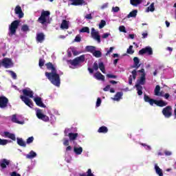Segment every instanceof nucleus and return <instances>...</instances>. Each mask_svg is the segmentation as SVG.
<instances>
[{
  "mask_svg": "<svg viewBox=\"0 0 176 176\" xmlns=\"http://www.w3.org/2000/svg\"><path fill=\"white\" fill-rule=\"evenodd\" d=\"M45 67H47V69L51 71V72H46L45 75L46 78L51 82L54 86H56V87H60V85H61V80L60 78V74H57V69L53 63L49 62L45 64Z\"/></svg>",
  "mask_w": 176,
  "mask_h": 176,
  "instance_id": "f257e3e1",
  "label": "nucleus"
},
{
  "mask_svg": "<svg viewBox=\"0 0 176 176\" xmlns=\"http://www.w3.org/2000/svg\"><path fill=\"white\" fill-rule=\"evenodd\" d=\"M144 100L145 102H148L150 105H153V104H155L157 107H163L167 106L168 103L166 102H164V100H156L154 99H151L148 95L144 94Z\"/></svg>",
  "mask_w": 176,
  "mask_h": 176,
  "instance_id": "f03ea898",
  "label": "nucleus"
},
{
  "mask_svg": "<svg viewBox=\"0 0 176 176\" xmlns=\"http://www.w3.org/2000/svg\"><path fill=\"white\" fill-rule=\"evenodd\" d=\"M50 16V11H45L43 10L41 12V14L40 17L38 19V23H41V24H45L47 22V17Z\"/></svg>",
  "mask_w": 176,
  "mask_h": 176,
  "instance_id": "7ed1b4c3",
  "label": "nucleus"
},
{
  "mask_svg": "<svg viewBox=\"0 0 176 176\" xmlns=\"http://www.w3.org/2000/svg\"><path fill=\"white\" fill-rule=\"evenodd\" d=\"M19 24H20V21L17 20H15L12 23H11V25L9 28L11 35H14V34H16V30L19 28Z\"/></svg>",
  "mask_w": 176,
  "mask_h": 176,
  "instance_id": "20e7f679",
  "label": "nucleus"
},
{
  "mask_svg": "<svg viewBox=\"0 0 176 176\" xmlns=\"http://www.w3.org/2000/svg\"><path fill=\"white\" fill-rule=\"evenodd\" d=\"M162 114L166 118H171L173 116V107L171 106H167L162 109Z\"/></svg>",
  "mask_w": 176,
  "mask_h": 176,
  "instance_id": "39448f33",
  "label": "nucleus"
},
{
  "mask_svg": "<svg viewBox=\"0 0 176 176\" xmlns=\"http://www.w3.org/2000/svg\"><path fill=\"white\" fill-rule=\"evenodd\" d=\"M0 64H1L4 68H12V67H13V62H12V59L9 58H4Z\"/></svg>",
  "mask_w": 176,
  "mask_h": 176,
  "instance_id": "423d86ee",
  "label": "nucleus"
},
{
  "mask_svg": "<svg viewBox=\"0 0 176 176\" xmlns=\"http://www.w3.org/2000/svg\"><path fill=\"white\" fill-rule=\"evenodd\" d=\"M20 98L21 101H23V102L27 105V107H29V108H34V103L32 102V100L28 97L21 95Z\"/></svg>",
  "mask_w": 176,
  "mask_h": 176,
  "instance_id": "0eeeda50",
  "label": "nucleus"
},
{
  "mask_svg": "<svg viewBox=\"0 0 176 176\" xmlns=\"http://www.w3.org/2000/svg\"><path fill=\"white\" fill-rule=\"evenodd\" d=\"M139 54H140V56H142L144 54H148V56H152V54H153V50H152V47L147 46L140 50L139 51Z\"/></svg>",
  "mask_w": 176,
  "mask_h": 176,
  "instance_id": "6e6552de",
  "label": "nucleus"
},
{
  "mask_svg": "<svg viewBox=\"0 0 176 176\" xmlns=\"http://www.w3.org/2000/svg\"><path fill=\"white\" fill-rule=\"evenodd\" d=\"M8 104H9V99L4 96H0V108L5 109L7 108Z\"/></svg>",
  "mask_w": 176,
  "mask_h": 176,
  "instance_id": "1a4fd4ad",
  "label": "nucleus"
},
{
  "mask_svg": "<svg viewBox=\"0 0 176 176\" xmlns=\"http://www.w3.org/2000/svg\"><path fill=\"white\" fill-rule=\"evenodd\" d=\"M36 116L38 119H40L41 120H43V122H49V116L42 113V110L38 109L36 111Z\"/></svg>",
  "mask_w": 176,
  "mask_h": 176,
  "instance_id": "9d476101",
  "label": "nucleus"
},
{
  "mask_svg": "<svg viewBox=\"0 0 176 176\" xmlns=\"http://www.w3.org/2000/svg\"><path fill=\"white\" fill-rule=\"evenodd\" d=\"M91 36L94 39L98 41V43H101V36L98 34V32L96 31L94 28H91Z\"/></svg>",
  "mask_w": 176,
  "mask_h": 176,
  "instance_id": "9b49d317",
  "label": "nucleus"
},
{
  "mask_svg": "<svg viewBox=\"0 0 176 176\" xmlns=\"http://www.w3.org/2000/svg\"><path fill=\"white\" fill-rule=\"evenodd\" d=\"M24 97H30V98H34V91H31L30 89H24L22 90Z\"/></svg>",
  "mask_w": 176,
  "mask_h": 176,
  "instance_id": "f8f14e48",
  "label": "nucleus"
},
{
  "mask_svg": "<svg viewBox=\"0 0 176 176\" xmlns=\"http://www.w3.org/2000/svg\"><path fill=\"white\" fill-rule=\"evenodd\" d=\"M34 101L38 107H41V108H46V105L42 102V98L36 97L34 98Z\"/></svg>",
  "mask_w": 176,
  "mask_h": 176,
  "instance_id": "ddd939ff",
  "label": "nucleus"
},
{
  "mask_svg": "<svg viewBox=\"0 0 176 176\" xmlns=\"http://www.w3.org/2000/svg\"><path fill=\"white\" fill-rule=\"evenodd\" d=\"M15 14L19 15V19H23L24 17V13L23 12V10H21V7L20 6H16L14 9Z\"/></svg>",
  "mask_w": 176,
  "mask_h": 176,
  "instance_id": "4468645a",
  "label": "nucleus"
},
{
  "mask_svg": "<svg viewBox=\"0 0 176 176\" xmlns=\"http://www.w3.org/2000/svg\"><path fill=\"white\" fill-rule=\"evenodd\" d=\"M71 2L70 5L73 6H80L85 4V0H69Z\"/></svg>",
  "mask_w": 176,
  "mask_h": 176,
  "instance_id": "2eb2a0df",
  "label": "nucleus"
},
{
  "mask_svg": "<svg viewBox=\"0 0 176 176\" xmlns=\"http://www.w3.org/2000/svg\"><path fill=\"white\" fill-rule=\"evenodd\" d=\"M9 164H10V160L2 159L0 161V167H1L3 170L6 168L7 166H9Z\"/></svg>",
  "mask_w": 176,
  "mask_h": 176,
  "instance_id": "dca6fc26",
  "label": "nucleus"
},
{
  "mask_svg": "<svg viewBox=\"0 0 176 176\" xmlns=\"http://www.w3.org/2000/svg\"><path fill=\"white\" fill-rule=\"evenodd\" d=\"M36 42H38L39 43H42L43 41H45V34L40 32L36 34Z\"/></svg>",
  "mask_w": 176,
  "mask_h": 176,
  "instance_id": "f3484780",
  "label": "nucleus"
},
{
  "mask_svg": "<svg viewBox=\"0 0 176 176\" xmlns=\"http://www.w3.org/2000/svg\"><path fill=\"white\" fill-rule=\"evenodd\" d=\"M94 78L97 79V80L105 82V76H104V75H102L100 72L95 73Z\"/></svg>",
  "mask_w": 176,
  "mask_h": 176,
  "instance_id": "a211bd4d",
  "label": "nucleus"
},
{
  "mask_svg": "<svg viewBox=\"0 0 176 176\" xmlns=\"http://www.w3.org/2000/svg\"><path fill=\"white\" fill-rule=\"evenodd\" d=\"M132 76L131 75L129 77V85H133V79H135V78H137V70L133 69L131 72Z\"/></svg>",
  "mask_w": 176,
  "mask_h": 176,
  "instance_id": "6ab92c4d",
  "label": "nucleus"
},
{
  "mask_svg": "<svg viewBox=\"0 0 176 176\" xmlns=\"http://www.w3.org/2000/svg\"><path fill=\"white\" fill-rule=\"evenodd\" d=\"M3 134L6 138H10V140H12V141H16V135L8 131H4Z\"/></svg>",
  "mask_w": 176,
  "mask_h": 176,
  "instance_id": "aec40b11",
  "label": "nucleus"
},
{
  "mask_svg": "<svg viewBox=\"0 0 176 176\" xmlns=\"http://www.w3.org/2000/svg\"><path fill=\"white\" fill-rule=\"evenodd\" d=\"M146 74H142L140 80H138V85H140V86L141 85H145V82L146 80Z\"/></svg>",
  "mask_w": 176,
  "mask_h": 176,
  "instance_id": "412c9836",
  "label": "nucleus"
},
{
  "mask_svg": "<svg viewBox=\"0 0 176 176\" xmlns=\"http://www.w3.org/2000/svg\"><path fill=\"white\" fill-rule=\"evenodd\" d=\"M78 135H79L78 134V133H68V137H69L70 141H75V140H76L78 138Z\"/></svg>",
  "mask_w": 176,
  "mask_h": 176,
  "instance_id": "4be33fe9",
  "label": "nucleus"
},
{
  "mask_svg": "<svg viewBox=\"0 0 176 176\" xmlns=\"http://www.w3.org/2000/svg\"><path fill=\"white\" fill-rule=\"evenodd\" d=\"M60 28H62V30H68V28H69V25L68 23V21H67V20L63 19L62 21V23L60 25Z\"/></svg>",
  "mask_w": 176,
  "mask_h": 176,
  "instance_id": "5701e85b",
  "label": "nucleus"
},
{
  "mask_svg": "<svg viewBox=\"0 0 176 176\" xmlns=\"http://www.w3.org/2000/svg\"><path fill=\"white\" fill-rule=\"evenodd\" d=\"M122 97H123V92H122V91L117 92L116 94V95L114 96V98H113V100L114 101H120V99L122 98Z\"/></svg>",
  "mask_w": 176,
  "mask_h": 176,
  "instance_id": "b1692460",
  "label": "nucleus"
},
{
  "mask_svg": "<svg viewBox=\"0 0 176 176\" xmlns=\"http://www.w3.org/2000/svg\"><path fill=\"white\" fill-rule=\"evenodd\" d=\"M133 62L134 66L133 67V68H140V67H141V65L140 64V59L138 58V57H134Z\"/></svg>",
  "mask_w": 176,
  "mask_h": 176,
  "instance_id": "393cba45",
  "label": "nucleus"
},
{
  "mask_svg": "<svg viewBox=\"0 0 176 176\" xmlns=\"http://www.w3.org/2000/svg\"><path fill=\"white\" fill-rule=\"evenodd\" d=\"M17 144L19 145V146H23V148H25L27 146V144H25V142L23 140V138H16Z\"/></svg>",
  "mask_w": 176,
  "mask_h": 176,
  "instance_id": "a878e982",
  "label": "nucleus"
},
{
  "mask_svg": "<svg viewBox=\"0 0 176 176\" xmlns=\"http://www.w3.org/2000/svg\"><path fill=\"white\" fill-rule=\"evenodd\" d=\"M11 120L13 123H17L18 124H23V122L17 120V116L16 114L12 115Z\"/></svg>",
  "mask_w": 176,
  "mask_h": 176,
  "instance_id": "bb28decb",
  "label": "nucleus"
},
{
  "mask_svg": "<svg viewBox=\"0 0 176 176\" xmlns=\"http://www.w3.org/2000/svg\"><path fill=\"white\" fill-rule=\"evenodd\" d=\"M98 132L107 134L108 133V128L105 126H102L98 129Z\"/></svg>",
  "mask_w": 176,
  "mask_h": 176,
  "instance_id": "cd10ccee",
  "label": "nucleus"
},
{
  "mask_svg": "<svg viewBox=\"0 0 176 176\" xmlns=\"http://www.w3.org/2000/svg\"><path fill=\"white\" fill-rule=\"evenodd\" d=\"M85 50L93 54L96 50V47L91 46V45H87L85 47Z\"/></svg>",
  "mask_w": 176,
  "mask_h": 176,
  "instance_id": "c85d7f7f",
  "label": "nucleus"
},
{
  "mask_svg": "<svg viewBox=\"0 0 176 176\" xmlns=\"http://www.w3.org/2000/svg\"><path fill=\"white\" fill-rule=\"evenodd\" d=\"M143 0H130V3L132 6H138L142 3Z\"/></svg>",
  "mask_w": 176,
  "mask_h": 176,
  "instance_id": "c756f323",
  "label": "nucleus"
},
{
  "mask_svg": "<svg viewBox=\"0 0 176 176\" xmlns=\"http://www.w3.org/2000/svg\"><path fill=\"white\" fill-rule=\"evenodd\" d=\"M79 176H96V175H94V174H93V173H91V169L89 168L87 170V173H80Z\"/></svg>",
  "mask_w": 176,
  "mask_h": 176,
  "instance_id": "7c9ffc66",
  "label": "nucleus"
},
{
  "mask_svg": "<svg viewBox=\"0 0 176 176\" xmlns=\"http://www.w3.org/2000/svg\"><path fill=\"white\" fill-rule=\"evenodd\" d=\"M34 157H36V153H35L34 151H31L27 155V159H34Z\"/></svg>",
  "mask_w": 176,
  "mask_h": 176,
  "instance_id": "2f4dec72",
  "label": "nucleus"
},
{
  "mask_svg": "<svg viewBox=\"0 0 176 176\" xmlns=\"http://www.w3.org/2000/svg\"><path fill=\"white\" fill-rule=\"evenodd\" d=\"M135 86L136 87L138 96H142V86H141L140 84H136Z\"/></svg>",
  "mask_w": 176,
  "mask_h": 176,
  "instance_id": "473e14b6",
  "label": "nucleus"
},
{
  "mask_svg": "<svg viewBox=\"0 0 176 176\" xmlns=\"http://www.w3.org/2000/svg\"><path fill=\"white\" fill-rule=\"evenodd\" d=\"M74 152L76 155H82V152H83V148L82 147H74Z\"/></svg>",
  "mask_w": 176,
  "mask_h": 176,
  "instance_id": "72a5a7b5",
  "label": "nucleus"
},
{
  "mask_svg": "<svg viewBox=\"0 0 176 176\" xmlns=\"http://www.w3.org/2000/svg\"><path fill=\"white\" fill-rule=\"evenodd\" d=\"M155 169L156 174H157L159 176H163V170L160 169L159 166L155 165Z\"/></svg>",
  "mask_w": 176,
  "mask_h": 176,
  "instance_id": "f704fd0d",
  "label": "nucleus"
},
{
  "mask_svg": "<svg viewBox=\"0 0 176 176\" xmlns=\"http://www.w3.org/2000/svg\"><path fill=\"white\" fill-rule=\"evenodd\" d=\"M92 54L96 58H100V57H101V56H102V53H101V51L96 50H95V52Z\"/></svg>",
  "mask_w": 176,
  "mask_h": 176,
  "instance_id": "c9c22d12",
  "label": "nucleus"
},
{
  "mask_svg": "<svg viewBox=\"0 0 176 176\" xmlns=\"http://www.w3.org/2000/svg\"><path fill=\"white\" fill-rule=\"evenodd\" d=\"M137 13H138V11L137 10H134L127 15V18L130 19V17H136Z\"/></svg>",
  "mask_w": 176,
  "mask_h": 176,
  "instance_id": "e433bc0d",
  "label": "nucleus"
},
{
  "mask_svg": "<svg viewBox=\"0 0 176 176\" xmlns=\"http://www.w3.org/2000/svg\"><path fill=\"white\" fill-rule=\"evenodd\" d=\"M76 58L77 59L78 64H80L81 63H85V55H81L80 56L76 57Z\"/></svg>",
  "mask_w": 176,
  "mask_h": 176,
  "instance_id": "4c0bfd02",
  "label": "nucleus"
},
{
  "mask_svg": "<svg viewBox=\"0 0 176 176\" xmlns=\"http://www.w3.org/2000/svg\"><path fill=\"white\" fill-rule=\"evenodd\" d=\"M69 63L71 65H73V67H76V65H79L78 59H76V58H75L74 60H69Z\"/></svg>",
  "mask_w": 176,
  "mask_h": 176,
  "instance_id": "58836bf2",
  "label": "nucleus"
},
{
  "mask_svg": "<svg viewBox=\"0 0 176 176\" xmlns=\"http://www.w3.org/2000/svg\"><path fill=\"white\" fill-rule=\"evenodd\" d=\"M99 69H100L101 72H102V74H105V65H104V63H99Z\"/></svg>",
  "mask_w": 176,
  "mask_h": 176,
  "instance_id": "ea45409f",
  "label": "nucleus"
},
{
  "mask_svg": "<svg viewBox=\"0 0 176 176\" xmlns=\"http://www.w3.org/2000/svg\"><path fill=\"white\" fill-rule=\"evenodd\" d=\"M80 32H86L87 34H90V28L89 27H83L82 28L80 31Z\"/></svg>",
  "mask_w": 176,
  "mask_h": 176,
  "instance_id": "a19ab883",
  "label": "nucleus"
},
{
  "mask_svg": "<svg viewBox=\"0 0 176 176\" xmlns=\"http://www.w3.org/2000/svg\"><path fill=\"white\" fill-rule=\"evenodd\" d=\"M147 12H155V3H152L148 8Z\"/></svg>",
  "mask_w": 176,
  "mask_h": 176,
  "instance_id": "79ce46f5",
  "label": "nucleus"
},
{
  "mask_svg": "<svg viewBox=\"0 0 176 176\" xmlns=\"http://www.w3.org/2000/svg\"><path fill=\"white\" fill-rule=\"evenodd\" d=\"M155 96L160 95V86L156 85L155 89L154 90Z\"/></svg>",
  "mask_w": 176,
  "mask_h": 176,
  "instance_id": "37998d69",
  "label": "nucleus"
},
{
  "mask_svg": "<svg viewBox=\"0 0 176 176\" xmlns=\"http://www.w3.org/2000/svg\"><path fill=\"white\" fill-rule=\"evenodd\" d=\"M21 31H23V32H28V31H30V27H28V25H23L21 27Z\"/></svg>",
  "mask_w": 176,
  "mask_h": 176,
  "instance_id": "c03bdc74",
  "label": "nucleus"
},
{
  "mask_svg": "<svg viewBox=\"0 0 176 176\" xmlns=\"http://www.w3.org/2000/svg\"><path fill=\"white\" fill-rule=\"evenodd\" d=\"M127 54H134V50H133V45H130L126 50Z\"/></svg>",
  "mask_w": 176,
  "mask_h": 176,
  "instance_id": "a18cd8bd",
  "label": "nucleus"
},
{
  "mask_svg": "<svg viewBox=\"0 0 176 176\" xmlns=\"http://www.w3.org/2000/svg\"><path fill=\"white\" fill-rule=\"evenodd\" d=\"M107 25V22H105V21L104 20H101L100 24H99V28H104V27H105V25Z\"/></svg>",
  "mask_w": 176,
  "mask_h": 176,
  "instance_id": "49530a36",
  "label": "nucleus"
},
{
  "mask_svg": "<svg viewBox=\"0 0 176 176\" xmlns=\"http://www.w3.org/2000/svg\"><path fill=\"white\" fill-rule=\"evenodd\" d=\"M34 142V138L32 136L28 138L26 140V144H30Z\"/></svg>",
  "mask_w": 176,
  "mask_h": 176,
  "instance_id": "de8ad7c7",
  "label": "nucleus"
},
{
  "mask_svg": "<svg viewBox=\"0 0 176 176\" xmlns=\"http://www.w3.org/2000/svg\"><path fill=\"white\" fill-rule=\"evenodd\" d=\"M119 31L120 32H124V34L127 32V31L126 30V27H124V25H121L119 27Z\"/></svg>",
  "mask_w": 176,
  "mask_h": 176,
  "instance_id": "09e8293b",
  "label": "nucleus"
},
{
  "mask_svg": "<svg viewBox=\"0 0 176 176\" xmlns=\"http://www.w3.org/2000/svg\"><path fill=\"white\" fill-rule=\"evenodd\" d=\"M8 142V140H2L0 138V145H6Z\"/></svg>",
  "mask_w": 176,
  "mask_h": 176,
  "instance_id": "8fccbe9b",
  "label": "nucleus"
},
{
  "mask_svg": "<svg viewBox=\"0 0 176 176\" xmlns=\"http://www.w3.org/2000/svg\"><path fill=\"white\" fill-rule=\"evenodd\" d=\"M10 76H12V79H17V75L13 71L9 72Z\"/></svg>",
  "mask_w": 176,
  "mask_h": 176,
  "instance_id": "3c124183",
  "label": "nucleus"
},
{
  "mask_svg": "<svg viewBox=\"0 0 176 176\" xmlns=\"http://www.w3.org/2000/svg\"><path fill=\"white\" fill-rule=\"evenodd\" d=\"M38 65L41 67H43V65H45V60L40 58L38 61Z\"/></svg>",
  "mask_w": 176,
  "mask_h": 176,
  "instance_id": "603ef678",
  "label": "nucleus"
},
{
  "mask_svg": "<svg viewBox=\"0 0 176 176\" xmlns=\"http://www.w3.org/2000/svg\"><path fill=\"white\" fill-rule=\"evenodd\" d=\"M107 77L111 79H116V78H118V76L108 74H107Z\"/></svg>",
  "mask_w": 176,
  "mask_h": 176,
  "instance_id": "864d4df0",
  "label": "nucleus"
},
{
  "mask_svg": "<svg viewBox=\"0 0 176 176\" xmlns=\"http://www.w3.org/2000/svg\"><path fill=\"white\" fill-rule=\"evenodd\" d=\"M94 69H95V71H98V68H99V65L98 63H97L96 62H95L94 63V66H93Z\"/></svg>",
  "mask_w": 176,
  "mask_h": 176,
  "instance_id": "5fc2aeb1",
  "label": "nucleus"
},
{
  "mask_svg": "<svg viewBox=\"0 0 176 176\" xmlns=\"http://www.w3.org/2000/svg\"><path fill=\"white\" fill-rule=\"evenodd\" d=\"M75 42H80L82 41V38L80 35H77L74 39Z\"/></svg>",
  "mask_w": 176,
  "mask_h": 176,
  "instance_id": "6e6d98bb",
  "label": "nucleus"
},
{
  "mask_svg": "<svg viewBox=\"0 0 176 176\" xmlns=\"http://www.w3.org/2000/svg\"><path fill=\"white\" fill-rule=\"evenodd\" d=\"M112 10L114 12V13H118V12L120 10V8H119V7H113Z\"/></svg>",
  "mask_w": 176,
  "mask_h": 176,
  "instance_id": "4d7b16f0",
  "label": "nucleus"
},
{
  "mask_svg": "<svg viewBox=\"0 0 176 176\" xmlns=\"http://www.w3.org/2000/svg\"><path fill=\"white\" fill-rule=\"evenodd\" d=\"M115 49V47H111L110 48H109V50H108L107 52V53H106V56H108V54H109L110 53H112V52H113V50Z\"/></svg>",
  "mask_w": 176,
  "mask_h": 176,
  "instance_id": "13d9d810",
  "label": "nucleus"
},
{
  "mask_svg": "<svg viewBox=\"0 0 176 176\" xmlns=\"http://www.w3.org/2000/svg\"><path fill=\"white\" fill-rule=\"evenodd\" d=\"M101 105V98H98L96 101V107H100Z\"/></svg>",
  "mask_w": 176,
  "mask_h": 176,
  "instance_id": "bf43d9fd",
  "label": "nucleus"
},
{
  "mask_svg": "<svg viewBox=\"0 0 176 176\" xmlns=\"http://www.w3.org/2000/svg\"><path fill=\"white\" fill-rule=\"evenodd\" d=\"M63 145L65 146H68L69 145V140L65 139L63 142Z\"/></svg>",
  "mask_w": 176,
  "mask_h": 176,
  "instance_id": "052dcab7",
  "label": "nucleus"
},
{
  "mask_svg": "<svg viewBox=\"0 0 176 176\" xmlns=\"http://www.w3.org/2000/svg\"><path fill=\"white\" fill-rule=\"evenodd\" d=\"M111 35V34L109 33H104L102 36V38L103 39H107V38H108V36H109Z\"/></svg>",
  "mask_w": 176,
  "mask_h": 176,
  "instance_id": "680f3d73",
  "label": "nucleus"
},
{
  "mask_svg": "<svg viewBox=\"0 0 176 176\" xmlns=\"http://www.w3.org/2000/svg\"><path fill=\"white\" fill-rule=\"evenodd\" d=\"M85 19L87 20H91L93 19V16H91V14H88L85 16Z\"/></svg>",
  "mask_w": 176,
  "mask_h": 176,
  "instance_id": "e2e57ef3",
  "label": "nucleus"
},
{
  "mask_svg": "<svg viewBox=\"0 0 176 176\" xmlns=\"http://www.w3.org/2000/svg\"><path fill=\"white\" fill-rule=\"evenodd\" d=\"M69 129H66V130H65L64 133H65V137H68V134H69Z\"/></svg>",
  "mask_w": 176,
  "mask_h": 176,
  "instance_id": "0e129e2a",
  "label": "nucleus"
},
{
  "mask_svg": "<svg viewBox=\"0 0 176 176\" xmlns=\"http://www.w3.org/2000/svg\"><path fill=\"white\" fill-rule=\"evenodd\" d=\"M109 89H111V85H107L104 89V91H109Z\"/></svg>",
  "mask_w": 176,
  "mask_h": 176,
  "instance_id": "69168bd1",
  "label": "nucleus"
},
{
  "mask_svg": "<svg viewBox=\"0 0 176 176\" xmlns=\"http://www.w3.org/2000/svg\"><path fill=\"white\" fill-rule=\"evenodd\" d=\"M164 153H165L166 156H171V155H172L171 151H165Z\"/></svg>",
  "mask_w": 176,
  "mask_h": 176,
  "instance_id": "338daca9",
  "label": "nucleus"
},
{
  "mask_svg": "<svg viewBox=\"0 0 176 176\" xmlns=\"http://www.w3.org/2000/svg\"><path fill=\"white\" fill-rule=\"evenodd\" d=\"M108 3H104L101 9H107V8H108Z\"/></svg>",
  "mask_w": 176,
  "mask_h": 176,
  "instance_id": "774afa93",
  "label": "nucleus"
}]
</instances>
